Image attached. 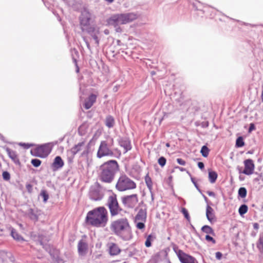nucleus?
I'll return each instance as SVG.
<instances>
[{
	"label": "nucleus",
	"instance_id": "obj_1",
	"mask_svg": "<svg viewBox=\"0 0 263 263\" xmlns=\"http://www.w3.org/2000/svg\"><path fill=\"white\" fill-rule=\"evenodd\" d=\"M108 221V213L104 206H99L89 211L86 215L85 222L91 226L104 227Z\"/></svg>",
	"mask_w": 263,
	"mask_h": 263
},
{
	"label": "nucleus",
	"instance_id": "obj_2",
	"mask_svg": "<svg viewBox=\"0 0 263 263\" xmlns=\"http://www.w3.org/2000/svg\"><path fill=\"white\" fill-rule=\"evenodd\" d=\"M110 229L114 234L124 240H129L133 237L131 227L126 218L112 221L110 225Z\"/></svg>",
	"mask_w": 263,
	"mask_h": 263
},
{
	"label": "nucleus",
	"instance_id": "obj_3",
	"mask_svg": "<svg viewBox=\"0 0 263 263\" xmlns=\"http://www.w3.org/2000/svg\"><path fill=\"white\" fill-rule=\"evenodd\" d=\"M118 167V163L116 160L104 162L99 167V179L105 183L111 182Z\"/></svg>",
	"mask_w": 263,
	"mask_h": 263
},
{
	"label": "nucleus",
	"instance_id": "obj_4",
	"mask_svg": "<svg viewBox=\"0 0 263 263\" xmlns=\"http://www.w3.org/2000/svg\"><path fill=\"white\" fill-rule=\"evenodd\" d=\"M137 17V15L135 13L115 14L107 19V23L108 25H111L116 28L117 32H121V29L119 27V25L130 23L136 20Z\"/></svg>",
	"mask_w": 263,
	"mask_h": 263
},
{
	"label": "nucleus",
	"instance_id": "obj_5",
	"mask_svg": "<svg viewBox=\"0 0 263 263\" xmlns=\"http://www.w3.org/2000/svg\"><path fill=\"white\" fill-rule=\"evenodd\" d=\"M136 187V183L125 175L120 176L116 185L117 190L120 192L133 190Z\"/></svg>",
	"mask_w": 263,
	"mask_h": 263
},
{
	"label": "nucleus",
	"instance_id": "obj_6",
	"mask_svg": "<svg viewBox=\"0 0 263 263\" xmlns=\"http://www.w3.org/2000/svg\"><path fill=\"white\" fill-rule=\"evenodd\" d=\"M107 205L111 216L117 215L122 210L118 202L117 195L115 194H112L109 196Z\"/></svg>",
	"mask_w": 263,
	"mask_h": 263
},
{
	"label": "nucleus",
	"instance_id": "obj_7",
	"mask_svg": "<svg viewBox=\"0 0 263 263\" xmlns=\"http://www.w3.org/2000/svg\"><path fill=\"white\" fill-rule=\"evenodd\" d=\"M51 148L48 144L41 145L31 151V154L36 157L45 158L50 153Z\"/></svg>",
	"mask_w": 263,
	"mask_h": 263
},
{
	"label": "nucleus",
	"instance_id": "obj_8",
	"mask_svg": "<svg viewBox=\"0 0 263 263\" xmlns=\"http://www.w3.org/2000/svg\"><path fill=\"white\" fill-rule=\"evenodd\" d=\"M112 155H113V152L108 147L107 142L105 141H101L97 152V157L101 158L103 157Z\"/></svg>",
	"mask_w": 263,
	"mask_h": 263
},
{
	"label": "nucleus",
	"instance_id": "obj_9",
	"mask_svg": "<svg viewBox=\"0 0 263 263\" xmlns=\"http://www.w3.org/2000/svg\"><path fill=\"white\" fill-rule=\"evenodd\" d=\"M181 263H197L196 259L193 256L186 254L181 250L175 251Z\"/></svg>",
	"mask_w": 263,
	"mask_h": 263
},
{
	"label": "nucleus",
	"instance_id": "obj_10",
	"mask_svg": "<svg viewBox=\"0 0 263 263\" xmlns=\"http://www.w3.org/2000/svg\"><path fill=\"white\" fill-rule=\"evenodd\" d=\"M123 203L126 206L133 208L138 202L137 194H132L131 195L126 196L122 198Z\"/></svg>",
	"mask_w": 263,
	"mask_h": 263
},
{
	"label": "nucleus",
	"instance_id": "obj_11",
	"mask_svg": "<svg viewBox=\"0 0 263 263\" xmlns=\"http://www.w3.org/2000/svg\"><path fill=\"white\" fill-rule=\"evenodd\" d=\"M98 96V93H90L86 97L83 102V106L86 109L90 108L96 102Z\"/></svg>",
	"mask_w": 263,
	"mask_h": 263
},
{
	"label": "nucleus",
	"instance_id": "obj_12",
	"mask_svg": "<svg viewBox=\"0 0 263 263\" xmlns=\"http://www.w3.org/2000/svg\"><path fill=\"white\" fill-rule=\"evenodd\" d=\"M245 168L242 171V173L247 175L252 174L254 171L255 165L253 161L250 159H247L244 161Z\"/></svg>",
	"mask_w": 263,
	"mask_h": 263
},
{
	"label": "nucleus",
	"instance_id": "obj_13",
	"mask_svg": "<svg viewBox=\"0 0 263 263\" xmlns=\"http://www.w3.org/2000/svg\"><path fill=\"white\" fill-rule=\"evenodd\" d=\"M90 20V14L87 11H84L82 13L80 17V25L83 31L86 30V27L89 25Z\"/></svg>",
	"mask_w": 263,
	"mask_h": 263
},
{
	"label": "nucleus",
	"instance_id": "obj_14",
	"mask_svg": "<svg viewBox=\"0 0 263 263\" xmlns=\"http://www.w3.org/2000/svg\"><path fill=\"white\" fill-rule=\"evenodd\" d=\"M109 254L111 256H116L121 252V249L118 245L114 242H109L107 244Z\"/></svg>",
	"mask_w": 263,
	"mask_h": 263
},
{
	"label": "nucleus",
	"instance_id": "obj_15",
	"mask_svg": "<svg viewBox=\"0 0 263 263\" xmlns=\"http://www.w3.org/2000/svg\"><path fill=\"white\" fill-rule=\"evenodd\" d=\"M64 164V162L61 157L60 156H57L51 164V167L53 171H55L62 168Z\"/></svg>",
	"mask_w": 263,
	"mask_h": 263
},
{
	"label": "nucleus",
	"instance_id": "obj_16",
	"mask_svg": "<svg viewBox=\"0 0 263 263\" xmlns=\"http://www.w3.org/2000/svg\"><path fill=\"white\" fill-rule=\"evenodd\" d=\"M146 210L140 209L135 217V221H146Z\"/></svg>",
	"mask_w": 263,
	"mask_h": 263
},
{
	"label": "nucleus",
	"instance_id": "obj_17",
	"mask_svg": "<svg viewBox=\"0 0 263 263\" xmlns=\"http://www.w3.org/2000/svg\"><path fill=\"white\" fill-rule=\"evenodd\" d=\"M6 152L10 158L16 164L20 163V160L16 153L9 148H7Z\"/></svg>",
	"mask_w": 263,
	"mask_h": 263
},
{
	"label": "nucleus",
	"instance_id": "obj_18",
	"mask_svg": "<svg viewBox=\"0 0 263 263\" xmlns=\"http://www.w3.org/2000/svg\"><path fill=\"white\" fill-rule=\"evenodd\" d=\"M206 216L208 220L211 222L215 220V216L214 210L209 205H207L206 209Z\"/></svg>",
	"mask_w": 263,
	"mask_h": 263
},
{
	"label": "nucleus",
	"instance_id": "obj_19",
	"mask_svg": "<svg viewBox=\"0 0 263 263\" xmlns=\"http://www.w3.org/2000/svg\"><path fill=\"white\" fill-rule=\"evenodd\" d=\"M78 249L80 254H85L88 249L87 244L82 240L80 241L78 243Z\"/></svg>",
	"mask_w": 263,
	"mask_h": 263
},
{
	"label": "nucleus",
	"instance_id": "obj_20",
	"mask_svg": "<svg viewBox=\"0 0 263 263\" xmlns=\"http://www.w3.org/2000/svg\"><path fill=\"white\" fill-rule=\"evenodd\" d=\"M89 196L91 199L97 201L102 199V196L99 192L95 189H91L89 192Z\"/></svg>",
	"mask_w": 263,
	"mask_h": 263
},
{
	"label": "nucleus",
	"instance_id": "obj_21",
	"mask_svg": "<svg viewBox=\"0 0 263 263\" xmlns=\"http://www.w3.org/2000/svg\"><path fill=\"white\" fill-rule=\"evenodd\" d=\"M85 141L79 142L78 144L74 145L71 149L72 153L74 155L76 154L78 152L82 150L83 148L85 146Z\"/></svg>",
	"mask_w": 263,
	"mask_h": 263
},
{
	"label": "nucleus",
	"instance_id": "obj_22",
	"mask_svg": "<svg viewBox=\"0 0 263 263\" xmlns=\"http://www.w3.org/2000/svg\"><path fill=\"white\" fill-rule=\"evenodd\" d=\"M40 215V213L39 211H35L32 209H30L28 212V216L29 218L35 221L38 220L39 216Z\"/></svg>",
	"mask_w": 263,
	"mask_h": 263
},
{
	"label": "nucleus",
	"instance_id": "obj_23",
	"mask_svg": "<svg viewBox=\"0 0 263 263\" xmlns=\"http://www.w3.org/2000/svg\"><path fill=\"white\" fill-rule=\"evenodd\" d=\"M120 145L125 149V153L132 148L130 142L127 139H123L120 141Z\"/></svg>",
	"mask_w": 263,
	"mask_h": 263
},
{
	"label": "nucleus",
	"instance_id": "obj_24",
	"mask_svg": "<svg viewBox=\"0 0 263 263\" xmlns=\"http://www.w3.org/2000/svg\"><path fill=\"white\" fill-rule=\"evenodd\" d=\"M115 124V120L112 117L109 116L106 117L105 124L108 128L112 127Z\"/></svg>",
	"mask_w": 263,
	"mask_h": 263
},
{
	"label": "nucleus",
	"instance_id": "obj_25",
	"mask_svg": "<svg viewBox=\"0 0 263 263\" xmlns=\"http://www.w3.org/2000/svg\"><path fill=\"white\" fill-rule=\"evenodd\" d=\"M217 178V174L214 171H210L209 172V179L211 183H214Z\"/></svg>",
	"mask_w": 263,
	"mask_h": 263
},
{
	"label": "nucleus",
	"instance_id": "obj_26",
	"mask_svg": "<svg viewBox=\"0 0 263 263\" xmlns=\"http://www.w3.org/2000/svg\"><path fill=\"white\" fill-rule=\"evenodd\" d=\"M155 238V236L153 234H149L146 238L145 242V245L146 247L149 248L152 246V241Z\"/></svg>",
	"mask_w": 263,
	"mask_h": 263
},
{
	"label": "nucleus",
	"instance_id": "obj_27",
	"mask_svg": "<svg viewBox=\"0 0 263 263\" xmlns=\"http://www.w3.org/2000/svg\"><path fill=\"white\" fill-rule=\"evenodd\" d=\"M11 236L14 239L17 241L24 240L23 237L20 235L15 230L13 229L11 230Z\"/></svg>",
	"mask_w": 263,
	"mask_h": 263
},
{
	"label": "nucleus",
	"instance_id": "obj_28",
	"mask_svg": "<svg viewBox=\"0 0 263 263\" xmlns=\"http://www.w3.org/2000/svg\"><path fill=\"white\" fill-rule=\"evenodd\" d=\"M87 130V125L82 124L78 128V133L80 136H83L86 133Z\"/></svg>",
	"mask_w": 263,
	"mask_h": 263
},
{
	"label": "nucleus",
	"instance_id": "obj_29",
	"mask_svg": "<svg viewBox=\"0 0 263 263\" xmlns=\"http://www.w3.org/2000/svg\"><path fill=\"white\" fill-rule=\"evenodd\" d=\"M202 231L207 234H214V231L212 228L207 225H205L202 227L201 229Z\"/></svg>",
	"mask_w": 263,
	"mask_h": 263
},
{
	"label": "nucleus",
	"instance_id": "obj_30",
	"mask_svg": "<svg viewBox=\"0 0 263 263\" xmlns=\"http://www.w3.org/2000/svg\"><path fill=\"white\" fill-rule=\"evenodd\" d=\"M257 247L261 253H263V236H260L257 243Z\"/></svg>",
	"mask_w": 263,
	"mask_h": 263
},
{
	"label": "nucleus",
	"instance_id": "obj_31",
	"mask_svg": "<svg viewBox=\"0 0 263 263\" xmlns=\"http://www.w3.org/2000/svg\"><path fill=\"white\" fill-rule=\"evenodd\" d=\"M210 152V149L209 148L205 146L204 145L201 147L200 153H201L202 155L204 157H207L209 155Z\"/></svg>",
	"mask_w": 263,
	"mask_h": 263
},
{
	"label": "nucleus",
	"instance_id": "obj_32",
	"mask_svg": "<svg viewBox=\"0 0 263 263\" xmlns=\"http://www.w3.org/2000/svg\"><path fill=\"white\" fill-rule=\"evenodd\" d=\"M248 210V206L246 204L241 205L238 210V212L240 215H243L246 214Z\"/></svg>",
	"mask_w": 263,
	"mask_h": 263
},
{
	"label": "nucleus",
	"instance_id": "obj_33",
	"mask_svg": "<svg viewBox=\"0 0 263 263\" xmlns=\"http://www.w3.org/2000/svg\"><path fill=\"white\" fill-rule=\"evenodd\" d=\"M40 196L43 198V201L45 203L49 198V195L46 190H42L40 193Z\"/></svg>",
	"mask_w": 263,
	"mask_h": 263
},
{
	"label": "nucleus",
	"instance_id": "obj_34",
	"mask_svg": "<svg viewBox=\"0 0 263 263\" xmlns=\"http://www.w3.org/2000/svg\"><path fill=\"white\" fill-rule=\"evenodd\" d=\"M238 195L241 198H245L247 196V190L245 187H241L238 190Z\"/></svg>",
	"mask_w": 263,
	"mask_h": 263
},
{
	"label": "nucleus",
	"instance_id": "obj_35",
	"mask_svg": "<svg viewBox=\"0 0 263 263\" xmlns=\"http://www.w3.org/2000/svg\"><path fill=\"white\" fill-rule=\"evenodd\" d=\"M145 183H146L147 187L149 189H151L153 186V182H152L151 177L148 175H147L145 177Z\"/></svg>",
	"mask_w": 263,
	"mask_h": 263
},
{
	"label": "nucleus",
	"instance_id": "obj_36",
	"mask_svg": "<svg viewBox=\"0 0 263 263\" xmlns=\"http://www.w3.org/2000/svg\"><path fill=\"white\" fill-rule=\"evenodd\" d=\"M245 143L243 138L241 137H238L236 140V145L238 147H242L244 145Z\"/></svg>",
	"mask_w": 263,
	"mask_h": 263
},
{
	"label": "nucleus",
	"instance_id": "obj_37",
	"mask_svg": "<svg viewBox=\"0 0 263 263\" xmlns=\"http://www.w3.org/2000/svg\"><path fill=\"white\" fill-rule=\"evenodd\" d=\"M136 223V227L137 229L142 230L145 228V221H135Z\"/></svg>",
	"mask_w": 263,
	"mask_h": 263
},
{
	"label": "nucleus",
	"instance_id": "obj_38",
	"mask_svg": "<svg viewBox=\"0 0 263 263\" xmlns=\"http://www.w3.org/2000/svg\"><path fill=\"white\" fill-rule=\"evenodd\" d=\"M31 163L34 167H39L41 164V161L37 159H33L31 160Z\"/></svg>",
	"mask_w": 263,
	"mask_h": 263
},
{
	"label": "nucleus",
	"instance_id": "obj_39",
	"mask_svg": "<svg viewBox=\"0 0 263 263\" xmlns=\"http://www.w3.org/2000/svg\"><path fill=\"white\" fill-rule=\"evenodd\" d=\"M158 162L161 167H163L166 164V160L164 157L162 156L159 158Z\"/></svg>",
	"mask_w": 263,
	"mask_h": 263
},
{
	"label": "nucleus",
	"instance_id": "obj_40",
	"mask_svg": "<svg viewBox=\"0 0 263 263\" xmlns=\"http://www.w3.org/2000/svg\"><path fill=\"white\" fill-rule=\"evenodd\" d=\"M181 211L182 213L184 215L185 218L187 219V220H189L190 216H189L187 210L185 208H182L181 209Z\"/></svg>",
	"mask_w": 263,
	"mask_h": 263
},
{
	"label": "nucleus",
	"instance_id": "obj_41",
	"mask_svg": "<svg viewBox=\"0 0 263 263\" xmlns=\"http://www.w3.org/2000/svg\"><path fill=\"white\" fill-rule=\"evenodd\" d=\"M3 179L5 180H9L10 178V174L8 172H4L2 174Z\"/></svg>",
	"mask_w": 263,
	"mask_h": 263
},
{
	"label": "nucleus",
	"instance_id": "obj_42",
	"mask_svg": "<svg viewBox=\"0 0 263 263\" xmlns=\"http://www.w3.org/2000/svg\"><path fill=\"white\" fill-rule=\"evenodd\" d=\"M20 145H21V146L27 149L33 146V144L30 143H20Z\"/></svg>",
	"mask_w": 263,
	"mask_h": 263
},
{
	"label": "nucleus",
	"instance_id": "obj_43",
	"mask_svg": "<svg viewBox=\"0 0 263 263\" xmlns=\"http://www.w3.org/2000/svg\"><path fill=\"white\" fill-rule=\"evenodd\" d=\"M205 239L208 241H211L213 244H215L216 243L215 240L212 237L208 235L205 236Z\"/></svg>",
	"mask_w": 263,
	"mask_h": 263
},
{
	"label": "nucleus",
	"instance_id": "obj_44",
	"mask_svg": "<svg viewBox=\"0 0 263 263\" xmlns=\"http://www.w3.org/2000/svg\"><path fill=\"white\" fill-rule=\"evenodd\" d=\"M177 162H178V164L181 165H185L186 164L185 161H184L181 158H177Z\"/></svg>",
	"mask_w": 263,
	"mask_h": 263
},
{
	"label": "nucleus",
	"instance_id": "obj_45",
	"mask_svg": "<svg viewBox=\"0 0 263 263\" xmlns=\"http://www.w3.org/2000/svg\"><path fill=\"white\" fill-rule=\"evenodd\" d=\"M222 256V254L221 252H217L216 253V257L217 259H218V260L221 259Z\"/></svg>",
	"mask_w": 263,
	"mask_h": 263
},
{
	"label": "nucleus",
	"instance_id": "obj_46",
	"mask_svg": "<svg viewBox=\"0 0 263 263\" xmlns=\"http://www.w3.org/2000/svg\"><path fill=\"white\" fill-rule=\"evenodd\" d=\"M32 186L30 184L26 185V189H27L28 191L30 193H31L32 191Z\"/></svg>",
	"mask_w": 263,
	"mask_h": 263
},
{
	"label": "nucleus",
	"instance_id": "obj_47",
	"mask_svg": "<svg viewBox=\"0 0 263 263\" xmlns=\"http://www.w3.org/2000/svg\"><path fill=\"white\" fill-rule=\"evenodd\" d=\"M119 88H120V85H117L113 87L112 90H113L114 92H117L119 90Z\"/></svg>",
	"mask_w": 263,
	"mask_h": 263
},
{
	"label": "nucleus",
	"instance_id": "obj_48",
	"mask_svg": "<svg viewBox=\"0 0 263 263\" xmlns=\"http://www.w3.org/2000/svg\"><path fill=\"white\" fill-rule=\"evenodd\" d=\"M198 166L200 168V169H203L204 167V164L203 162H199L198 163Z\"/></svg>",
	"mask_w": 263,
	"mask_h": 263
},
{
	"label": "nucleus",
	"instance_id": "obj_49",
	"mask_svg": "<svg viewBox=\"0 0 263 263\" xmlns=\"http://www.w3.org/2000/svg\"><path fill=\"white\" fill-rule=\"evenodd\" d=\"M253 228L255 230H258L259 229V224L257 223H253Z\"/></svg>",
	"mask_w": 263,
	"mask_h": 263
},
{
	"label": "nucleus",
	"instance_id": "obj_50",
	"mask_svg": "<svg viewBox=\"0 0 263 263\" xmlns=\"http://www.w3.org/2000/svg\"><path fill=\"white\" fill-rule=\"evenodd\" d=\"M255 129V126L253 124H251L250 126L249 127V131H251L252 130H254Z\"/></svg>",
	"mask_w": 263,
	"mask_h": 263
},
{
	"label": "nucleus",
	"instance_id": "obj_51",
	"mask_svg": "<svg viewBox=\"0 0 263 263\" xmlns=\"http://www.w3.org/2000/svg\"><path fill=\"white\" fill-rule=\"evenodd\" d=\"M175 168L179 169L181 172H184L186 170L185 168L179 166H176Z\"/></svg>",
	"mask_w": 263,
	"mask_h": 263
},
{
	"label": "nucleus",
	"instance_id": "obj_52",
	"mask_svg": "<svg viewBox=\"0 0 263 263\" xmlns=\"http://www.w3.org/2000/svg\"><path fill=\"white\" fill-rule=\"evenodd\" d=\"M208 194L210 196H215V194L213 192H209L208 193Z\"/></svg>",
	"mask_w": 263,
	"mask_h": 263
},
{
	"label": "nucleus",
	"instance_id": "obj_53",
	"mask_svg": "<svg viewBox=\"0 0 263 263\" xmlns=\"http://www.w3.org/2000/svg\"><path fill=\"white\" fill-rule=\"evenodd\" d=\"M261 98L262 102H263V85L262 86V91H261Z\"/></svg>",
	"mask_w": 263,
	"mask_h": 263
},
{
	"label": "nucleus",
	"instance_id": "obj_54",
	"mask_svg": "<svg viewBox=\"0 0 263 263\" xmlns=\"http://www.w3.org/2000/svg\"><path fill=\"white\" fill-rule=\"evenodd\" d=\"M106 1L109 3H111L114 2V0H106Z\"/></svg>",
	"mask_w": 263,
	"mask_h": 263
},
{
	"label": "nucleus",
	"instance_id": "obj_55",
	"mask_svg": "<svg viewBox=\"0 0 263 263\" xmlns=\"http://www.w3.org/2000/svg\"><path fill=\"white\" fill-rule=\"evenodd\" d=\"M172 178H173L172 176H170V177H169V178H168V179H169V180H170V181H171V180H172Z\"/></svg>",
	"mask_w": 263,
	"mask_h": 263
},
{
	"label": "nucleus",
	"instance_id": "obj_56",
	"mask_svg": "<svg viewBox=\"0 0 263 263\" xmlns=\"http://www.w3.org/2000/svg\"><path fill=\"white\" fill-rule=\"evenodd\" d=\"M166 146H167V147H169V146H170V144H169V143H167V144H166Z\"/></svg>",
	"mask_w": 263,
	"mask_h": 263
},
{
	"label": "nucleus",
	"instance_id": "obj_57",
	"mask_svg": "<svg viewBox=\"0 0 263 263\" xmlns=\"http://www.w3.org/2000/svg\"><path fill=\"white\" fill-rule=\"evenodd\" d=\"M168 263H171V262L169 260V261H168Z\"/></svg>",
	"mask_w": 263,
	"mask_h": 263
},
{
	"label": "nucleus",
	"instance_id": "obj_58",
	"mask_svg": "<svg viewBox=\"0 0 263 263\" xmlns=\"http://www.w3.org/2000/svg\"><path fill=\"white\" fill-rule=\"evenodd\" d=\"M262 180L263 181V177H262Z\"/></svg>",
	"mask_w": 263,
	"mask_h": 263
}]
</instances>
